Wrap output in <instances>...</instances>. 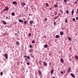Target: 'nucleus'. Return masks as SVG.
I'll return each instance as SVG.
<instances>
[{"instance_id":"nucleus-1","label":"nucleus","mask_w":78,"mask_h":78,"mask_svg":"<svg viewBox=\"0 0 78 78\" xmlns=\"http://www.w3.org/2000/svg\"><path fill=\"white\" fill-rule=\"evenodd\" d=\"M71 70V68H70V67H68L67 70L68 73H69Z\"/></svg>"},{"instance_id":"nucleus-2","label":"nucleus","mask_w":78,"mask_h":78,"mask_svg":"<svg viewBox=\"0 0 78 78\" xmlns=\"http://www.w3.org/2000/svg\"><path fill=\"white\" fill-rule=\"evenodd\" d=\"M8 10H9V8L8 6L6 7L5 9H3V11H8Z\"/></svg>"},{"instance_id":"nucleus-3","label":"nucleus","mask_w":78,"mask_h":78,"mask_svg":"<svg viewBox=\"0 0 78 78\" xmlns=\"http://www.w3.org/2000/svg\"><path fill=\"white\" fill-rule=\"evenodd\" d=\"M4 56L5 57V59H8V55L7 54H5L4 55Z\"/></svg>"},{"instance_id":"nucleus-4","label":"nucleus","mask_w":78,"mask_h":78,"mask_svg":"<svg viewBox=\"0 0 78 78\" xmlns=\"http://www.w3.org/2000/svg\"><path fill=\"white\" fill-rule=\"evenodd\" d=\"M34 50H33V49H30L29 50V51L30 53H31V52H33V51Z\"/></svg>"},{"instance_id":"nucleus-5","label":"nucleus","mask_w":78,"mask_h":78,"mask_svg":"<svg viewBox=\"0 0 78 78\" xmlns=\"http://www.w3.org/2000/svg\"><path fill=\"white\" fill-rule=\"evenodd\" d=\"M26 5V4H25V3L23 2H22L21 3L22 6H25Z\"/></svg>"},{"instance_id":"nucleus-6","label":"nucleus","mask_w":78,"mask_h":78,"mask_svg":"<svg viewBox=\"0 0 78 78\" xmlns=\"http://www.w3.org/2000/svg\"><path fill=\"white\" fill-rule=\"evenodd\" d=\"M60 34L61 36H62L63 34H64V33L63 32H62V31L60 32Z\"/></svg>"},{"instance_id":"nucleus-7","label":"nucleus","mask_w":78,"mask_h":78,"mask_svg":"<svg viewBox=\"0 0 78 78\" xmlns=\"http://www.w3.org/2000/svg\"><path fill=\"white\" fill-rule=\"evenodd\" d=\"M38 74L39 75H42V73L41 71H38Z\"/></svg>"},{"instance_id":"nucleus-8","label":"nucleus","mask_w":78,"mask_h":78,"mask_svg":"<svg viewBox=\"0 0 78 78\" xmlns=\"http://www.w3.org/2000/svg\"><path fill=\"white\" fill-rule=\"evenodd\" d=\"M29 23H30V25H32V24H33V21L30 20V21Z\"/></svg>"},{"instance_id":"nucleus-9","label":"nucleus","mask_w":78,"mask_h":78,"mask_svg":"<svg viewBox=\"0 0 78 78\" xmlns=\"http://www.w3.org/2000/svg\"><path fill=\"white\" fill-rule=\"evenodd\" d=\"M12 3L13 5H17V3L16 1H13L12 2Z\"/></svg>"},{"instance_id":"nucleus-10","label":"nucleus","mask_w":78,"mask_h":78,"mask_svg":"<svg viewBox=\"0 0 78 78\" xmlns=\"http://www.w3.org/2000/svg\"><path fill=\"white\" fill-rule=\"evenodd\" d=\"M72 76V77H73V78H75V76L74 75H73V73H71L70 74Z\"/></svg>"},{"instance_id":"nucleus-11","label":"nucleus","mask_w":78,"mask_h":78,"mask_svg":"<svg viewBox=\"0 0 78 78\" xmlns=\"http://www.w3.org/2000/svg\"><path fill=\"white\" fill-rule=\"evenodd\" d=\"M16 44H17V45H18V46H19V41H17L16 43Z\"/></svg>"},{"instance_id":"nucleus-12","label":"nucleus","mask_w":78,"mask_h":78,"mask_svg":"<svg viewBox=\"0 0 78 78\" xmlns=\"http://www.w3.org/2000/svg\"><path fill=\"white\" fill-rule=\"evenodd\" d=\"M2 22L3 23L4 25L6 24V22L5 21H2Z\"/></svg>"},{"instance_id":"nucleus-13","label":"nucleus","mask_w":78,"mask_h":78,"mask_svg":"<svg viewBox=\"0 0 78 78\" xmlns=\"http://www.w3.org/2000/svg\"><path fill=\"white\" fill-rule=\"evenodd\" d=\"M43 64L44 65V66H47V63L45 62H44V63H43Z\"/></svg>"},{"instance_id":"nucleus-14","label":"nucleus","mask_w":78,"mask_h":78,"mask_svg":"<svg viewBox=\"0 0 78 78\" xmlns=\"http://www.w3.org/2000/svg\"><path fill=\"white\" fill-rule=\"evenodd\" d=\"M72 15L73 16V12H74V9H73L72 11H71Z\"/></svg>"},{"instance_id":"nucleus-15","label":"nucleus","mask_w":78,"mask_h":78,"mask_svg":"<svg viewBox=\"0 0 78 78\" xmlns=\"http://www.w3.org/2000/svg\"><path fill=\"white\" fill-rule=\"evenodd\" d=\"M19 21L20 22H22L23 23V21L22 20H21V19H19Z\"/></svg>"},{"instance_id":"nucleus-16","label":"nucleus","mask_w":78,"mask_h":78,"mask_svg":"<svg viewBox=\"0 0 78 78\" xmlns=\"http://www.w3.org/2000/svg\"><path fill=\"white\" fill-rule=\"evenodd\" d=\"M48 47V45L47 44H46L44 46V48H47Z\"/></svg>"},{"instance_id":"nucleus-17","label":"nucleus","mask_w":78,"mask_h":78,"mask_svg":"<svg viewBox=\"0 0 78 78\" xmlns=\"http://www.w3.org/2000/svg\"><path fill=\"white\" fill-rule=\"evenodd\" d=\"M60 60L62 63H63L64 62V60H63V59L62 58H61Z\"/></svg>"},{"instance_id":"nucleus-18","label":"nucleus","mask_w":78,"mask_h":78,"mask_svg":"<svg viewBox=\"0 0 78 78\" xmlns=\"http://www.w3.org/2000/svg\"><path fill=\"white\" fill-rule=\"evenodd\" d=\"M12 15L13 16H15V13L14 12H12Z\"/></svg>"},{"instance_id":"nucleus-19","label":"nucleus","mask_w":78,"mask_h":78,"mask_svg":"<svg viewBox=\"0 0 78 78\" xmlns=\"http://www.w3.org/2000/svg\"><path fill=\"white\" fill-rule=\"evenodd\" d=\"M28 36L29 37H30L31 36V33H29L28 34Z\"/></svg>"},{"instance_id":"nucleus-20","label":"nucleus","mask_w":78,"mask_h":78,"mask_svg":"<svg viewBox=\"0 0 78 78\" xmlns=\"http://www.w3.org/2000/svg\"><path fill=\"white\" fill-rule=\"evenodd\" d=\"M59 37V36L58 35H57L55 36V38H58Z\"/></svg>"},{"instance_id":"nucleus-21","label":"nucleus","mask_w":78,"mask_h":78,"mask_svg":"<svg viewBox=\"0 0 78 78\" xmlns=\"http://www.w3.org/2000/svg\"><path fill=\"white\" fill-rule=\"evenodd\" d=\"M75 58L76 59H78V55H76L75 56Z\"/></svg>"},{"instance_id":"nucleus-22","label":"nucleus","mask_w":78,"mask_h":78,"mask_svg":"<svg viewBox=\"0 0 78 78\" xmlns=\"http://www.w3.org/2000/svg\"><path fill=\"white\" fill-rule=\"evenodd\" d=\"M27 23V21H25L24 22V23L25 24V25H26V24Z\"/></svg>"},{"instance_id":"nucleus-23","label":"nucleus","mask_w":78,"mask_h":78,"mask_svg":"<svg viewBox=\"0 0 78 78\" xmlns=\"http://www.w3.org/2000/svg\"><path fill=\"white\" fill-rule=\"evenodd\" d=\"M66 12L67 14H69V12L67 10L66 11Z\"/></svg>"},{"instance_id":"nucleus-24","label":"nucleus","mask_w":78,"mask_h":78,"mask_svg":"<svg viewBox=\"0 0 78 78\" xmlns=\"http://www.w3.org/2000/svg\"><path fill=\"white\" fill-rule=\"evenodd\" d=\"M46 6H47V7L49 6V5H48V3H46Z\"/></svg>"},{"instance_id":"nucleus-25","label":"nucleus","mask_w":78,"mask_h":78,"mask_svg":"<svg viewBox=\"0 0 78 78\" xmlns=\"http://www.w3.org/2000/svg\"><path fill=\"white\" fill-rule=\"evenodd\" d=\"M32 44H34L35 43V41L34 40H33L32 41Z\"/></svg>"},{"instance_id":"nucleus-26","label":"nucleus","mask_w":78,"mask_h":78,"mask_svg":"<svg viewBox=\"0 0 78 78\" xmlns=\"http://www.w3.org/2000/svg\"><path fill=\"white\" fill-rule=\"evenodd\" d=\"M53 69L51 71V74H53Z\"/></svg>"},{"instance_id":"nucleus-27","label":"nucleus","mask_w":78,"mask_h":78,"mask_svg":"<svg viewBox=\"0 0 78 78\" xmlns=\"http://www.w3.org/2000/svg\"><path fill=\"white\" fill-rule=\"evenodd\" d=\"M59 11H60V12H61L62 14L63 13V11H62V10L60 9L59 10Z\"/></svg>"},{"instance_id":"nucleus-28","label":"nucleus","mask_w":78,"mask_h":78,"mask_svg":"<svg viewBox=\"0 0 78 78\" xmlns=\"http://www.w3.org/2000/svg\"><path fill=\"white\" fill-rule=\"evenodd\" d=\"M68 39L69 41H72V39H71V38L70 37H69Z\"/></svg>"},{"instance_id":"nucleus-29","label":"nucleus","mask_w":78,"mask_h":78,"mask_svg":"<svg viewBox=\"0 0 78 78\" xmlns=\"http://www.w3.org/2000/svg\"><path fill=\"white\" fill-rule=\"evenodd\" d=\"M24 55H24V58H27V55H25V54H24Z\"/></svg>"},{"instance_id":"nucleus-30","label":"nucleus","mask_w":78,"mask_h":78,"mask_svg":"<svg viewBox=\"0 0 78 78\" xmlns=\"http://www.w3.org/2000/svg\"><path fill=\"white\" fill-rule=\"evenodd\" d=\"M60 73H61V74H62V75H64V73H63V72H62V71H60Z\"/></svg>"},{"instance_id":"nucleus-31","label":"nucleus","mask_w":78,"mask_h":78,"mask_svg":"<svg viewBox=\"0 0 78 78\" xmlns=\"http://www.w3.org/2000/svg\"><path fill=\"white\" fill-rule=\"evenodd\" d=\"M55 18H54L55 19H56L58 17V16H56L55 17Z\"/></svg>"},{"instance_id":"nucleus-32","label":"nucleus","mask_w":78,"mask_h":78,"mask_svg":"<svg viewBox=\"0 0 78 78\" xmlns=\"http://www.w3.org/2000/svg\"><path fill=\"white\" fill-rule=\"evenodd\" d=\"M57 6H58L57 5H54V7H55V8H57Z\"/></svg>"},{"instance_id":"nucleus-33","label":"nucleus","mask_w":78,"mask_h":78,"mask_svg":"<svg viewBox=\"0 0 78 78\" xmlns=\"http://www.w3.org/2000/svg\"><path fill=\"white\" fill-rule=\"evenodd\" d=\"M64 2L65 3H66L67 2V0H64Z\"/></svg>"},{"instance_id":"nucleus-34","label":"nucleus","mask_w":78,"mask_h":78,"mask_svg":"<svg viewBox=\"0 0 78 78\" xmlns=\"http://www.w3.org/2000/svg\"><path fill=\"white\" fill-rule=\"evenodd\" d=\"M32 45H29V47H30V48H32Z\"/></svg>"},{"instance_id":"nucleus-35","label":"nucleus","mask_w":78,"mask_h":78,"mask_svg":"<svg viewBox=\"0 0 78 78\" xmlns=\"http://www.w3.org/2000/svg\"><path fill=\"white\" fill-rule=\"evenodd\" d=\"M77 3H78V2H76V1L75 3H74V4H75V5H76V4H77Z\"/></svg>"},{"instance_id":"nucleus-36","label":"nucleus","mask_w":78,"mask_h":78,"mask_svg":"<svg viewBox=\"0 0 78 78\" xmlns=\"http://www.w3.org/2000/svg\"><path fill=\"white\" fill-rule=\"evenodd\" d=\"M27 59H30V57L28 56H27Z\"/></svg>"},{"instance_id":"nucleus-37","label":"nucleus","mask_w":78,"mask_h":78,"mask_svg":"<svg viewBox=\"0 0 78 78\" xmlns=\"http://www.w3.org/2000/svg\"><path fill=\"white\" fill-rule=\"evenodd\" d=\"M76 13H78V9H76Z\"/></svg>"},{"instance_id":"nucleus-38","label":"nucleus","mask_w":78,"mask_h":78,"mask_svg":"<svg viewBox=\"0 0 78 78\" xmlns=\"http://www.w3.org/2000/svg\"><path fill=\"white\" fill-rule=\"evenodd\" d=\"M27 65H30V62H28L27 63Z\"/></svg>"},{"instance_id":"nucleus-39","label":"nucleus","mask_w":78,"mask_h":78,"mask_svg":"<svg viewBox=\"0 0 78 78\" xmlns=\"http://www.w3.org/2000/svg\"><path fill=\"white\" fill-rule=\"evenodd\" d=\"M73 21H75V18H73Z\"/></svg>"},{"instance_id":"nucleus-40","label":"nucleus","mask_w":78,"mask_h":78,"mask_svg":"<svg viewBox=\"0 0 78 78\" xmlns=\"http://www.w3.org/2000/svg\"><path fill=\"white\" fill-rule=\"evenodd\" d=\"M65 22H67V19H65Z\"/></svg>"},{"instance_id":"nucleus-41","label":"nucleus","mask_w":78,"mask_h":78,"mask_svg":"<svg viewBox=\"0 0 78 78\" xmlns=\"http://www.w3.org/2000/svg\"><path fill=\"white\" fill-rule=\"evenodd\" d=\"M0 74H1V75H3V72H1L0 73Z\"/></svg>"},{"instance_id":"nucleus-42","label":"nucleus","mask_w":78,"mask_h":78,"mask_svg":"<svg viewBox=\"0 0 78 78\" xmlns=\"http://www.w3.org/2000/svg\"><path fill=\"white\" fill-rule=\"evenodd\" d=\"M55 15H57V14H58V13H57V12H56L55 13Z\"/></svg>"},{"instance_id":"nucleus-43","label":"nucleus","mask_w":78,"mask_h":78,"mask_svg":"<svg viewBox=\"0 0 78 78\" xmlns=\"http://www.w3.org/2000/svg\"><path fill=\"white\" fill-rule=\"evenodd\" d=\"M44 20H47L48 19L47 18H44Z\"/></svg>"},{"instance_id":"nucleus-44","label":"nucleus","mask_w":78,"mask_h":78,"mask_svg":"<svg viewBox=\"0 0 78 78\" xmlns=\"http://www.w3.org/2000/svg\"><path fill=\"white\" fill-rule=\"evenodd\" d=\"M76 20H78V17H76Z\"/></svg>"},{"instance_id":"nucleus-45","label":"nucleus","mask_w":78,"mask_h":78,"mask_svg":"<svg viewBox=\"0 0 78 78\" xmlns=\"http://www.w3.org/2000/svg\"><path fill=\"white\" fill-rule=\"evenodd\" d=\"M54 25H56V22H54Z\"/></svg>"},{"instance_id":"nucleus-46","label":"nucleus","mask_w":78,"mask_h":78,"mask_svg":"<svg viewBox=\"0 0 78 78\" xmlns=\"http://www.w3.org/2000/svg\"><path fill=\"white\" fill-rule=\"evenodd\" d=\"M49 66H51V62H50L49 63Z\"/></svg>"},{"instance_id":"nucleus-47","label":"nucleus","mask_w":78,"mask_h":78,"mask_svg":"<svg viewBox=\"0 0 78 78\" xmlns=\"http://www.w3.org/2000/svg\"><path fill=\"white\" fill-rule=\"evenodd\" d=\"M76 2L77 3H78V0H76Z\"/></svg>"},{"instance_id":"nucleus-48","label":"nucleus","mask_w":78,"mask_h":78,"mask_svg":"<svg viewBox=\"0 0 78 78\" xmlns=\"http://www.w3.org/2000/svg\"><path fill=\"white\" fill-rule=\"evenodd\" d=\"M6 19H8V17H6Z\"/></svg>"},{"instance_id":"nucleus-49","label":"nucleus","mask_w":78,"mask_h":78,"mask_svg":"<svg viewBox=\"0 0 78 78\" xmlns=\"http://www.w3.org/2000/svg\"><path fill=\"white\" fill-rule=\"evenodd\" d=\"M25 60H27V61H28V60H27V58H26V59H25Z\"/></svg>"},{"instance_id":"nucleus-50","label":"nucleus","mask_w":78,"mask_h":78,"mask_svg":"<svg viewBox=\"0 0 78 78\" xmlns=\"http://www.w3.org/2000/svg\"><path fill=\"white\" fill-rule=\"evenodd\" d=\"M23 20H25V19L23 18Z\"/></svg>"},{"instance_id":"nucleus-51","label":"nucleus","mask_w":78,"mask_h":78,"mask_svg":"<svg viewBox=\"0 0 78 78\" xmlns=\"http://www.w3.org/2000/svg\"><path fill=\"white\" fill-rule=\"evenodd\" d=\"M58 15H61V14L60 13H59Z\"/></svg>"},{"instance_id":"nucleus-52","label":"nucleus","mask_w":78,"mask_h":78,"mask_svg":"<svg viewBox=\"0 0 78 78\" xmlns=\"http://www.w3.org/2000/svg\"><path fill=\"white\" fill-rule=\"evenodd\" d=\"M53 78H56V77H53Z\"/></svg>"},{"instance_id":"nucleus-53","label":"nucleus","mask_w":78,"mask_h":78,"mask_svg":"<svg viewBox=\"0 0 78 78\" xmlns=\"http://www.w3.org/2000/svg\"><path fill=\"white\" fill-rule=\"evenodd\" d=\"M29 15H30V16H31V14H29Z\"/></svg>"},{"instance_id":"nucleus-54","label":"nucleus","mask_w":78,"mask_h":78,"mask_svg":"<svg viewBox=\"0 0 78 78\" xmlns=\"http://www.w3.org/2000/svg\"><path fill=\"white\" fill-rule=\"evenodd\" d=\"M63 29H64V28L63 27H62V30Z\"/></svg>"},{"instance_id":"nucleus-55","label":"nucleus","mask_w":78,"mask_h":78,"mask_svg":"<svg viewBox=\"0 0 78 78\" xmlns=\"http://www.w3.org/2000/svg\"><path fill=\"white\" fill-rule=\"evenodd\" d=\"M23 62H21V63H22Z\"/></svg>"}]
</instances>
